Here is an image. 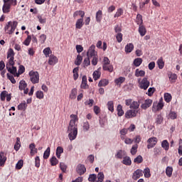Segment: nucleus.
I'll use <instances>...</instances> for the list:
<instances>
[{
    "instance_id": "1",
    "label": "nucleus",
    "mask_w": 182,
    "mask_h": 182,
    "mask_svg": "<svg viewBox=\"0 0 182 182\" xmlns=\"http://www.w3.org/2000/svg\"><path fill=\"white\" fill-rule=\"evenodd\" d=\"M70 117L72 119L70 121V124L68 127V139L70 140H75L77 137V125H76V122H77V116L75 114H71Z\"/></svg>"
},
{
    "instance_id": "2",
    "label": "nucleus",
    "mask_w": 182,
    "mask_h": 182,
    "mask_svg": "<svg viewBox=\"0 0 182 182\" xmlns=\"http://www.w3.org/2000/svg\"><path fill=\"white\" fill-rule=\"evenodd\" d=\"M2 6L3 14H9L11 12V6H16L18 5L17 0H3Z\"/></svg>"
},
{
    "instance_id": "3",
    "label": "nucleus",
    "mask_w": 182,
    "mask_h": 182,
    "mask_svg": "<svg viewBox=\"0 0 182 182\" xmlns=\"http://www.w3.org/2000/svg\"><path fill=\"white\" fill-rule=\"evenodd\" d=\"M16 26H18V21H9L4 27V31L6 33H9V35H12V33L15 32Z\"/></svg>"
},
{
    "instance_id": "4",
    "label": "nucleus",
    "mask_w": 182,
    "mask_h": 182,
    "mask_svg": "<svg viewBox=\"0 0 182 182\" xmlns=\"http://www.w3.org/2000/svg\"><path fill=\"white\" fill-rule=\"evenodd\" d=\"M7 59H9V65L10 66H14L15 65V52L14 51V49L9 48L7 51Z\"/></svg>"
},
{
    "instance_id": "5",
    "label": "nucleus",
    "mask_w": 182,
    "mask_h": 182,
    "mask_svg": "<svg viewBox=\"0 0 182 182\" xmlns=\"http://www.w3.org/2000/svg\"><path fill=\"white\" fill-rule=\"evenodd\" d=\"M29 77H30V80L33 83V85L36 83H39V73L37 71H30L29 72Z\"/></svg>"
},
{
    "instance_id": "6",
    "label": "nucleus",
    "mask_w": 182,
    "mask_h": 182,
    "mask_svg": "<svg viewBox=\"0 0 182 182\" xmlns=\"http://www.w3.org/2000/svg\"><path fill=\"white\" fill-rule=\"evenodd\" d=\"M15 65H11H11H9V63H7L6 65V68L8 70V72H9V73H11V75H13L15 77H19V74H18L17 73V69L16 67H14Z\"/></svg>"
},
{
    "instance_id": "7",
    "label": "nucleus",
    "mask_w": 182,
    "mask_h": 182,
    "mask_svg": "<svg viewBox=\"0 0 182 182\" xmlns=\"http://www.w3.org/2000/svg\"><path fill=\"white\" fill-rule=\"evenodd\" d=\"M139 83L140 89H143L144 90H147L149 86H150V81H149L147 77H144Z\"/></svg>"
},
{
    "instance_id": "8",
    "label": "nucleus",
    "mask_w": 182,
    "mask_h": 182,
    "mask_svg": "<svg viewBox=\"0 0 182 182\" xmlns=\"http://www.w3.org/2000/svg\"><path fill=\"white\" fill-rule=\"evenodd\" d=\"M139 111L137 109H129L125 112L126 119H132V117H136L137 116Z\"/></svg>"
},
{
    "instance_id": "9",
    "label": "nucleus",
    "mask_w": 182,
    "mask_h": 182,
    "mask_svg": "<svg viewBox=\"0 0 182 182\" xmlns=\"http://www.w3.org/2000/svg\"><path fill=\"white\" fill-rule=\"evenodd\" d=\"M157 141H158L157 137L152 136L149 138L147 140V143L149 144L147 145V149H153V147H154L156 144H157Z\"/></svg>"
},
{
    "instance_id": "10",
    "label": "nucleus",
    "mask_w": 182,
    "mask_h": 182,
    "mask_svg": "<svg viewBox=\"0 0 182 182\" xmlns=\"http://www.w3.org/2000/svg\"><path fill=\"white\" fill-rule=\"evenodd\" d=\"M96 46L95 45H92L87 53V58H94L95 56H97V53L95 50Z\"/></svg>"
},
{
    "instance_id": "11",
    "label": "nucleus",
    "mask_w": 182,
    "mask_h": 182,
    "mask_svg": "<svg viewBox=\"0 0 182 182\" xmlns=\"http://www.w3.org/2000/svg\"><path fill=\"white\" fill-rule=\"evenodd\" d=\"M77 174L82 176L86 173V167L83 164H78L76 168Z\"/></svg>"
},
{
    "instance_id": "12",
    "label": "nucleus",
    "mask_w": 182,
    "mask_h": 182,
    "mask_svg": "<svg viewBox=\"0 0 182 182\" xmlns=\"http://www.w3.org/2000/svg\"><path fill=\"white\" fill-rule=\"evenodd\" d=\"M140 177H143V170L136 169L132 175V178L133 180H139Z\"/></svg>"
},
{
    "instance_id": "13",
    "label": "nucleus",
    "mask_w": 182,
    "mask_h": 182,
    "mask_svg": "<svg viewBox=\"0 0 182 182\" xmlns=\"http://www.w3.org/2000/svg\"><path fill=\"white\" fill-rule=\"evenodd\" d=\"M153 104V100L151 99L146 100L144 101V103L141 104V108L143 109V110H146V109H149L150 106Z\"/></svg>"
},
{
    "instance_id": "14",
    "label": "nucleus",
    "mask_w": 182,
    "mask_h": 182,
    "mask_svg": "<svg viewBox=\"0 0 182 182\" xmlns=\"http://www.w3.org/2000/svg\"><path fill=\"white\" fill-rule=\"evenodd\" d=\"M6 154L5 152L1 151L0 152V166H5V163H6Z\"/></svg>"
},
{
    "instance_id": "15",
    "label": "nucleus",
    "mask_w": 182,
    "mask_h": 182,
    "mask_svg": "<svg viewBox=\"0 0 182 182\" xmlns=\"http://www.w3.org/2000/svg\"><path fill=\"white\" fill-rule=\"evenodd\" d=\"M58 57L51 55L48 59V64L50 65L51 66H53L54 65H56L58 62Z\"/></svg>"
},
{
    "instance_id": "16",
    "label": "nucleus",
    "mask_w": 182,
    "mask_h": 182,
    "mask_svg": "<svg viewBox=\"0 0 182 182\" xmlns=\"http://www.w3.org/2000/svg\"><path fill=\"white\" fill-rule=\"evenodd\" d=\"M80 87L81 89L89 88V85H87V77H86V75L82 76Z\"/></svg>"
},
{
    "instance_id": "17",
    "label": "nucleus",
    "mask_w": 182,
    "mask_h": 182,
    "mask_svg": "<svg viewBox=\"0 0 182 182\" xmlns=\"http://www.w3.org/2000/svg\"><path fill=\"white\" fill-rule=\"evenodd\" d=\"M140 103H141V100H138V102L134 101L131 103L129 107L130 109H134V110H137L140 107Z\"/></svg>"
},
{
    "instance_id": "18",
    "label": "nucleus",
    "mask_w": 182,
    "mask_h": 182,
    "mask_svg": "<svg viewBox=\"0 0 182 182\" xmlns=\"http://www.w3.org/2000/svg\"><path fill=\"white\" fill-rule=\"evenodd\" d=\"M29 149L31 150V155L35 156L38 153V149H36V145L34 143H32L29 145Z\"/></svg>"
},
{
    "instance_id": "19",
    "label": "nucleus",
    "mask_w": 182,
    "mask_h": 182,
    "mask_svg": "<svg viewBox=\"0 0 182 182\" xmlns=\"http://www.w3.org/2000/svg\"><path fill=\"white\" fill-rule=\"evenodd\" d=\"M135 76L136 77H144V76H146V71L143 70H139V68H137L135 70Z\"/></svg>"
},
{
    "instance_id": "20",
    "label": "nucleus",
    "mask_w": 182,
    "mask_h": 182,
    "mask_svg": "<svg viewBox=\"0 0 182 182\" xmlns=\"http://www.w3.org/2000/svg\"><path fill=\"white\" fill-rule=\"evenodd\" d=\"M83 25H85V22H83V18H78L75 23L76 29H82L83 28Z\"/></svg>"
},
{
    "instance_id": "21",
    "label": "nucleus",
    "mask_w": 182,
    "mask_h": 182,
    "mask_svg": "<svg viewBox=\"0 0 182 182\" xmlns=\"http://www.w3.org/2000/svg\"><path fill=\"white\" fill-rule=\"evenodd\" d=\"M138 31L141 36H144L147 33V30L144 25L139 26Z\"/></svg>"
},
{
    "instance_id": "22",
    "label": "nucleus",
    "mask_w": 182,
    "mask_h": 182,
    "mask_svg": "<svg viewBox=\"0 0 182 182\" xmlns=\"http://www.w3.org/2000/svg\"><path fill=\"white\" fill-rule=\"evenodd\" d=\"M133 49H134V46L133 45V43H128L125 46L126 53H132V52L133 51Z\"/></svg>"
},
{
    "instance_id": "23",
    "label": "nucleus",
    "mask_w": 182,
    "mask_h": 182,
    "mask_svg": "<svg viewBox=\"0 0 182 182\" xmlns=\"http://www.w3.org/2000/svg\"><path fill=\"white\" fill-rule=\"evenodd\" d=\"M122 164L125 166H132V159L129 156H124Z\"/></svg>"
},
{
    "instance_id": "24",
    "label": "nucleus",
    "mask_w": 182,
    "mask_h": 182,
    "mask_svg": "<svg viewBox=\"0 0 182 182\" xmlns=\"http://www.w3.org/2000/svg\"><path fill=\"white\" fill-rule=\"evenodd\" d=\"M77 16H80L81 18H85V11H76L73 14V18H77Z\"/></svg>"
},
{
    "instance_id": "25",
    "label": "nucleus",
    "mask_w": 182,
    "mask_h": 182,
    "mask_svg": "<svg viewBox=\"0 0 182 182\" xmlns=\"http://www.w3.org/2000/svg\"><path fill=\"white\" fill-rule=\"evenodd\" d=\"M117 115L119 117H122V116H123V114H124V111H123V107L122 106V105H117Z\"/></svg>"
},
{
    "instance_id": "26",
    "label": "nucleus",
    "mask_w": 182,
    "mask_h": 182,
    "mask_svg": "<svg viewBox=\"0 0 182 182\" xmlns=\"http://www.w3.org/2000/svg\"><path fill=\"white\" fill-rule=\"evenodd\" d=\"M164 99L166 103H170L171 102V100L173 99V97L171 96V94L168 92H166L164 95Z\"/></svg>"
},
{
    "instance_id": "27",
    "label": "nucleus",
    "mask_w": 182,
    "mask_h": 182,
    "mask_svg": "<svg viewBox=\"0 0 182 182\" xmlns=\"http://www.w3.org/2000/svg\"><path fill=\"white\" fill-rule=\"evenodd\" d=\"M141 63H143V59H141V58H135L133 62V65H134L136 68H139V66H140Z\"/></svg>"
},
{
    "instance_id": "28",
    "label": "nucleus",
    "mask_w": 182,
    "mask_h": 182,
    "mask_svg": "<svg viewBox=\"0 0 182 182\" xmlns=\"http://www.w3.org/2000/svg\"><path fill=\"white\" fill-rule=\"evenodd\" d=\"M73 73L74 80H77V77H79V67L75 68L73 70Z\"/></svg>"
},
{
    "instance_id": "29",
    "label": "nucleus",
    "mask_w": 182,
    "mask_h": 182,
    "mask_svg": "<svg viewBox=\"0 0 182 182\" xmlns=\"http://www.w3.org/2000/svg\"><path fill=\"white\" fill-rule=\"evenodd\" d=\"M126 80V77H119V78L115 79L114 82L117 86H120L122 83H124V82Z\"/></svg>"
},
{
    "instance_id": "30",
    "label": "nucleus",
    "mask_w": 182,
    "mask_h": 182,
    "mask_svg": "<svg viewBox=\"0 0 182 182\" xmlns=\"http://www.w3.org/2000/svg\"><path fill=\"white\" fill-rule=\"evenodd\" d=\"M77 95V89L73 88L70 94V99L75 100Z\"/></svg>"
},
{
    "instance_id": "31",
    "label": "nucleus",
    "mask_w": 182,
    "mask_h": 182,
    "mask_svg": "<svg viewBox=\"0 0 182 182\" xmlns=\"http://www.w3.org/2000/svg\"><path fill=\"white\" fill-rule=\"evenodd\" d=\"M161 147L166 150V151H168L169 147H170V144H168V141L167 140H164L161 142Z\"/></svg>"
},
{
    "instance_id": "32",
    "label": "nucleus",
    "mask_w": 182,
    "mask_h": 182,
    "mask_svg": "<svg viewBox=\"0 0 182 182\" xmlns=\"http://www.w3.org/2000/svg\"><path fill=\"white\" fill-rule=\"evenodd\" d=\"M107 106L109 112H112V113L114 112V104L113 103V101H109Z\"/></svg>"
},
{
    "instance_id": "33",
    "label": "nucleus",
    "mask_w": 182,
    "mask_h": 182,
    "mask_svg": "<svg viewBox=\"0 0 182 182\" xmlns=\"http://www.w3.org/2000/svg\"><path fill=\"white\" fill-rule=\"evenodd\" d=\"M27 86L28 84L26 83V82H25V80H21L19 82L18 89L20 90H23V89H26Z\"/></svg>"
},
{
    "instance_id": "34",
    "label": "nucleus",
    "mask_w": 182,
    "mask_h": 182,
    "mask_svg": "<svg viewBox=\"0 0 182 182\" xmlns=\"http://www.w3.org/2000/svg\"><path fill=\"white\" fill-rule=\"evenodd\" d=\"M143 174L146 178H150L151 177V173H150V168H146L144 169Z\"/></svg>"
},
{
    "instance_id": "35",
    "label": "nucleus",
    "mask_w": 182,
    "mask_h": 182,
    "mask_svg": "<svg viewBox=\"0 0 182 182\" xmlns=\"http://www.w3.org/2000/svg\"><path fill=\"white\" fill-rule=\"evenodd\" d=\"M63 153V148L62 146H58L56 149L55 154L58 159H60V155Z\"/></svg>"
},
{
    "instance_id": "36",
    "label": "nucleus",
    "mask_w": 182,
    "mask_h": 182,
    "mask_svg": "<svg viewBox=\"0 0 182 182\" xmlns=\"http://www.w3.org/2000/svg\"><path fill=\"white\" fill-rule=\"evenodd\" d=\"M50 156V147H48L46 149V150L44 151L43 159L45 160H48V159H49Z\"/></svg>"
},
{
    "instance_id": "37",
    "label": "nucleus",
    "mask_w": 182,
    "mask_h": 182,
    "mask_svg": "<svg viewBox=\"0 0 182 182\" xmlns=\"http://www.w3.org/2000/svg\"><path fill=\"white\" fill-rule=\"evenodd\" d=\"M109 85V80L104 79V80H101L99 83H98V86L99 87H105V86H107Z\"/></svg>"
},
{
    "instance_id": "38",
    "label": "nucleus",
    "mask_w": 182,
    "mask_h": 182,
    "mask_svg": "<svg viewBox=\"0 0 182 182\" xmlns=\"http://www.w3.org/2000/svg\"><path fill=\"white\" fill-rule=\"evenodd\" d=\"M31 41H32V36L31 35H28L27 38L23 42V45H25L26 46H29Z\"/></svg>"
},
{
    "instance_id": "39",
    "label": "nucleus",
    "mask_w": 182,
    "mask_h": 182,
    "mask_svg": "<svg viewBox=\"0 0 182 182\" xmlns=\"http://www.w3.org/2000/svg\"><path fill=\"white\" fill-rule=\"evenodd\" d=\"M136 22L137 25H139V26L141 25H143V16H141V14H137Z\"/></svg>"
},
{
    "instance_id": "40",
    "label": "nucleus",
    "mask_w": 182,
    "mask_h": 182,
    "mask_svg": "<svg viewBox=\"0 0 182 182\" xmlns=\"http://www.w3.org/2000/svg\"><path fill=\"white\" fill-rule=\"evenodd\" d=\"M103 70H107L108 72H113V65L109 64V65H102Z\"/></svg>"
},
{
    "instance_id": "41",
    "label": "nucleus",
    "mask_w": 182,
    "mask_h": 182,
    "mask_svg": "<svg viewBox=\"0 0 182 182\" xmlns=\"http://www.w3.org/2000/svg\"><path fill=\"white\" fill-rule=\"evenodd\" d=\"M102 15H103V12L102 11V10H99L96 13V21H97V22H101L102 21Z\"/></svg>"
},
{
    "instance_id": "42",
    "label": "nucleus",
    "mask_w": 182,
    "mask_h": 182,
    "mask_svg": "<svg viewBox=\"0 0 182 182\" xmlns=\"http://www.w3.org/2000/svg\"><path fill=\"white\" fill-rule=\"evenodd\" d=\"M163 120H164V118H163V116L161 114H158L156 118V124H161L163 123Z\"/></svg>"
},
{
    "instance_id": "43",
    "label": "nucleus",
    "mask_w": 182,
    "mask_h": 182,
    "mask_svg": "<svg viewBox=\"0 0 182 182\" xmlns=\"http://www.w3.org/2000/svg\"><path fill=\"white\" fill-rule=\"evenodd\" d=\"M166 174L168 177H171L173 175V167L167 166L166 169Z\"/></svg>"
},
{
    "instance_id": "44",
    "label": "nucleus",
    "mask_w": 182,
    "mask_h": 182,
    "mask_svg": "<svg viewBox=\"0 0 182 182\" xmlns=\"http://www.w3.org/2000/svg\"><path fill=\"white\" fill-rule=\"evenodd\" d=\"M126 155V151H123V150H119L117 154H116V157L117 159H123V157H124V156Z\"/></svg>"
},
{
    "instance_id": "45",
    "label": "nucleus",
    "mask_w": 182,
    "mask_h": 182,
    "mask_svg": "<svg viewBox=\"0 0 182 182\" xmlns=\"http://www.w3.org/2000/svg\"><path fill=\"white\" fill-rule=\"evenodd\" d=\"M26 107H28L26 102H23L18 105V110L25 111L26 110Z\"/></svg>"
},
{
    "instance_id": "46",
    "label": "nucleus",
    "mask_w": 182,
    "mask_h": 182,
    "mask_svg": "<svg viewBox=\"0 0 182 182\" xmlns=\"http://www.w3.org/2000/svg\"><path fill=\"white\" fill-rule=\"evenodd\" d=\"M82 60H83V58L82 57V55H78L75 61V65H76L77 66H80V65L82 63Z\"/></svg>"
},
{
    "instance_id": "47",
    "label": "nucleus",
    "mask_w": 182,
    "mask_h": 182,
    "mask_svg": "<svg viewBox=\"0 0 182 182\" xmlns=\"http://www.w3.org/2000/svg\"><path fill=\"white\" fill-rule=\"evenodd\" d=\"M157 65L159 69H163V68H164V61L163 60V58L158 59Z\"/></svg>"
},
{
    "instance_id": "48",
    "label": "nucleus",
    "mask_w": 182,
    "mask_h": 182,
    "mask_svg": "<svg viewBox=\"0 0 182 182\" xmlns=\"http://www.w3.org/2000/svg\"><path fill=\"white\" fill-rule=\"evenodd\" d=\"M50 162L51 166H56V164H58V163H59V160H58V159H56V156H53L50 159Z\"/></svg>"
},
{
    "instance_id": "49",
    "label": "nucleus",
    "mask_w": 182,
    "mask_h": 182,
    "mask_svg": "<svg viewBox=\"0 0 182 182\" xmlns=\"http://www.w3.org/2000/svg\"><path fill=\"white\" fill-rule=\"evenodd\" d=\"M102 73H100V72L95 70L93 73V79L94 80H97V79H100V76H101Z\"/></svg>"
},
{
    "instance_id": "50",
    "label": "nucleus",
    "mask_w": 182,
    "mask_h": 182,
    "mask_svg": "<svg viewBox=\"0 0 182 182\" xmlns=\"http://www.w3.org/2000/svg\"><path fill=\"white\" fill-rule=\"evenodd\" d=\"M43 53L46 56V58H49V54L50 53H52V50H50V48L48 47V48H46L44 50H43Z\"/></svg>"
},
{
    "instance_id": "51",
    "label": "nucleus",
    "mask_w": 182,
    "mask_h": 182,
    "mask_svg": "<svg viewBox=\"0 0 182 182\" xmlns=\"http://www.w3.org/2000/svg\"><path fill=\"white\" fill-rule=\"evenodd\" d=\"M22 167H23V160L21 159L17 162V164L16 165V168L17 170H21V168H22Z\"/></svg>"
},
{
    "instance_id": "52",
    "label": "nucleus",
    "mask_w": 182,
    "mask_h": 182,
    "mask_svg": "<svg viewBox=\"0 0 182 182\" xmlns=\"http://www.w3.org/2000/svg\"><path fill=\"white\" fill-rule=\"evenodd\" d=\"M7 95H8L7 91L4 90L1 92L0 95L1 102H5V99L6 98Z\"/></svg>"
},
{
    "instance_id": "53",
    "label": "nucleus",
    "mask_w": 182,
    "mask_h": 182,
    "mask_svg": "<svg viewBox=\"0 0 182 182\" xmlns=\"http://www.w3.org/2000/svg\"><path fill=\"white\" fill-rule=\"evenodd\" d=\"M134 161L137 164H140V163H143V156H141V155H139L134 159Z\"/></svg>"
},
{
    "instance_id": "54",
    "label": "nucleus",
    "mask_w": 182,
    "mask_h": 182,
    "mask_svg": "<svg viewBox=\"0 0 182 182\" xmlns=\"http://www.w3.org/2000/svg\"><path fill=\"white\" fill-rule=\"evenodd\" d=\"M138 147H139V145H137V144H135L132 147L131 154H132V156H134V154H136V153H137Z\"/></svg>"
},
{
    "instance_id": "55",
    "label": "nucleus",
    "mask_w": 182,
    "mask_h": 182,
    "mask_svg": "<svg viewBox=\"0 0 182 182\" xmlns=\"http://www.w3.org/2000/svg\"><path fill=\"white\" fill-rule=\"evenodd\" d=\"M46 41V35L41 34L39 37V42L41 43V45H43L45 42Z\"/></svg>"
},
{
    "instance_id": "56",
    "label": "nucleus",
    "mask_w": 182,
    "mask_h": 182,
    "mask_svg": "<svg viewBox=\"0 0 182 182\" xmlns=\"http://www.w3.org/2000/svg\"><path fill=\"white\" fill-rule=\"evenodd\" d=\"M82 127L85 132H87L90 129V124H89V122H85L83 123Z\"/></svg>"
},
{
    "instance_id": "57",
    "label": "nucleus",
    "mask_w": 182,
    "mask_h": 182,
    "mask_svg": "<svg viewBox=\"0 0 182 182\" xmlns=\"http://www.w3.org/2000/svg\"><path fill=\"white\" fill-rule=\"evenodd\" d=\"M84 68H87L90 65V58L87 57L85 58L83 61Z\"/></svg>"
},
{
    "instance_id": "58",
    "label": "nucleus",
    "mask_w": 182,
    "mask_h": 182,
    "mask_svg": "<svg viewBox=\"0 0 182 182\" xmlns=\"http://www.w3.org/2000/svg\"><path fill=\"white\" fill-rule=\"evenodd\" d=\"M97 180V176L96 174H90L88 181L90 182L96 181Z\"/></svg>"
},
{
    "instance_id": "59",
    "label": "nucleus",
    "mask_w": 182,
    "mask_h": 182,
    "mask_svg": "<svg viewBox=\"0 0 182 182\" xmlns=\"http://www.w3.org/2000/svg\"><path fill=\"white\" fill-rule=\"evenodd\" d=\"M123 15V10L122 9H118L116 14H114V18H119V16H122Z\"/></svg>"
},
{
    "instance_id": "60",
    "label": "nucleus",
    "mask_w": 182,
    "mask_h": 182,
    "mask_svg": "<svg viewBox=\"0 0 182 182\" xmlns=\"http://www.w3.org/2000/svg\"><path fill=\"white\" fill-rule=\"evenodd\" d=\"M155 92H156V88L149 87L148 89V92L146 93V95H148V96H153V95L154 94Z\"/></svg>"
},
{
    "instance_id": "61",
    "label": "nucleus",
    "mask_w": 182,
    "mask_h": 182,
    "mask_svg": "<svg viewBox=\"0 0 182 182\" xmlns=\"http://www.w3.org/2000/svg\"><path fill=\"white\" fill-rule=\"evenodd\" d=\"M116 39L119 43L123 41V34L122 33H118L116 36Z\"/></svg>"
},
{
    "instance_id": "62",
    "label": "nucleus",
    "mask_w": 182,
    "mask_h": 182,
    "mask_svg": "<svg viewBox=\"0 0 182 182\" xmlns=\"http://www.w3.org/2000/svg\"><path fill=\"white\" fill-rule=\"evenodd\" d=\"M60 168L63 171V173H66V170L68 168V166H66L64 163H60Z\"/></svg>"
},
{
    "instance_id": "63",
    "label": "nucleus",
    "mask_w": 182,
    "mask_h": 182,
    "mask_svg": "<svg viewBox=\"0 0 182 182\" xmlns=\"http://www.w3.org/2000/svg\"><path fill=\"white\" fill-rule=\"evenodd\" d=\"M169 117L172 120H174V119H177V113H176V112H171L169 113Z\"/></svg>"
},
{
    "instance_id": "64",
    "label": "nucleus",
    "mask_w": 182,
    "mask_h": 182,
    "mask_svg": "<svg viewBox=\"0 0 182 182\" xmlns=\"http://www.w3.org/2000/svg\"><path fill=\"white\" fill-rule=\"evenodd\" d=\"M36 95L37 99H43V92L42 91H37Z\"/></svg>"
}]
</instances>
